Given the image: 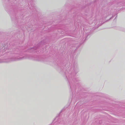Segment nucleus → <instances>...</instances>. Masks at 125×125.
I'll list each match as a JSON object with an SVG mask.
<instances>
[{"instance_id": "1", "label": "nucleus", "mask_w": 125, "mask_h": 125, "mask_svg": "<svg viewBox=\"0 0 125 125\" xmlns=\"http://www.w3.org/2000/svg\"><path fill=\"white\" fill-rule=\"evenodd\" d=\"M82 43L83 42H78L77 41H76L73 43V44L71 46V47L70 48V52H71V54L74 53L75 54H76L77 51L76 49L81 45Z\"/></svg>"}, {"instance_id": "2", "label": "nucleus", "mask_w": 125, "mask_h": 125, "mask_svg": "<svg viewBox=\"0 0 125 125\" xmlns=\"http://www.w3.org/2000/svg\"><path fill=\"white\" fill-rule=\"evenodd\" d=\"M28 46H27V47H26L25 46H24L22 47H19V48L18 47L17 48H18L19 50H20V49H26V50H24V51H26L29 52H33L35 50H36L39 48V47L38 46H37V47H34L32 48L31 47H30L29 48H28Z\"/></svg>"}, {"instance_id": "3", "label": "nucleus", "mask_w": 125, "mask_h": 125, "mask_svg": "<svg viewBox=\"0 0 125 125\" xmlns=\"http://www.w3.org/2000/svg\"><path fill=\"white\" fill-rule=\"evenodd\" d=\"M88 35H87L86 36V38H85V39H86V38H87L88 37Z\"/></svg>"}]
</instances>
